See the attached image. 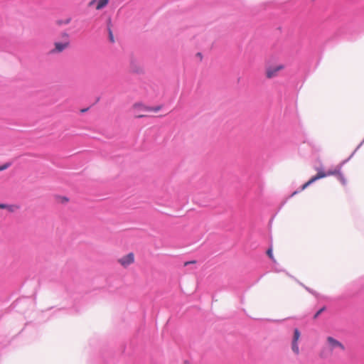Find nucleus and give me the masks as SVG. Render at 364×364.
<instances>
[{
    "label": "nucleus",
    "mask_w": 364,
    "mask_h": 364,
    "mask_svg": "<svg viewBox=\"0 0 364 364\" xmlns=\"http://www.w3.org/2000/svg\"><path fill=\"white\" fill-rule=\"evenodd\" d=\"M70 47V38L69 33L63 32L60 40L55 41L53 47L49 50L50 55H57L63 53Z\"/></svg>",
    "instance_id": "1"
},
{
    "label": "nucleus",
    "mask_w": 364,
    "mask_h": 364,
    "mask_svg": "<svg viewBox=\"0 0 364 364\" xmlns=\"http://www.w3.org/2000/svg\"><path fill=\"white\" fill-rule=\"evenodd\" d=\"M285 68L284 65L278 64L269 66L265 70V76L267 79H272L277 77L279 73Z\"/></svg>",
    "instance_id": "2"
},
{
    "label": "nucleus",
    "mask_w": 364,
    "mask_h": 364,
    "mask_svg": "<svg viewBox=\"0 0 364 364\" xmlns=\"http://www.w3.org/2000/svg\"><path fill=\"white\" fill-rule=\"evenodd\" d=\"M326 347L328 349H329L331 352H333L334 350L339 349L341 350H344L343 345L338 341V340L335 339L334 338L331 336H328L326 338Z\"/></svg>",
    "instance_id": "3"
},
{
    "label": "nucleus",
    "mask_w": 364,
    "mask_h": 364,
    "mask_svg": "<svg viewBox=\"0 0 364 364\" xmlns=\"http://www.w3.org/2000/svg\"><path fill=\"white\" fill-rule=\"evenodd\" d=\"M135 261V256L133 252L122 256L117 259V262L123 267L127 268L129 265L132 264Z\"/></svg>",
    "instance_id": "4"
},
{
    "label": "nucleus",
    "mask_w": 364,
    "mask_h": 364,
    "mask_svg": "<svg viewBox=\"0 0 364 364\" xmlns=\"http://www.w3.org/2000/svg\"><path fill=\"white\" fill-rule=\"evenodd\" d=\"M317 173L312 176L306 183H305L301 188V191H304L306 189L308 186H309L311 183L316 181L317 180H319L321 178H323L325 177H327L326 176V171H324L323 169H317Z\"/></svg>",
    "instance_id": "5"
},
{
    "label": "nucleus",
    "mask_w": 364,
    "mask_h": 364,
    "mask_svg": "<svg viewBox=\"0 0 364 364\" xmlns=\"http://www.w3.org/2000/svg\"><path fill=\"white\" fill-rule=\"evenodd\" d=\"M300 336H301V334H300L299 329L295 328L294 330V336H293V339H292V343H291V349L296 355L299 354V348L298 341L300 338Z\"/></svg>",
    "instance_id": "6"
},
{
    "label": "nucleus",
    "mask_w": 364,
    "mask_h": 364,
    "mask_svg": "<svg viewBox=\"0 0 364 364\" xmlns=\"http://www.w3.org/2000/svg\"><path fill=\"white\" fill-rule=\"evenodd\" d=\"M109 1V0H91L89 2L88 6H95L97 10H101L108 4Z\"/></svg>",
    "instance_id": "7"
},
{
    "label": "nucleus",
    "mask_w": 364,
    "mask_h": 364,
    "mask_svg": "<svg viewBox=\"0 0 364 364\" xmlns=\"http://www.w3.org/2000/svg\"><path fill=\"white\" fill-rule=\"evenodd\" d=\"M135 108H141L142 110H144L145 112H157L161 109L160 106L151 107H147L144 105H136L135 106Z\"/></svg>",
    "instance_id": "8"
},
{
    "label": "nucleus",
    "mask_w": 364,
    "mask_h": 364,
    "mask_svg": "<svg viewBox=\"0 0 364 364\" xmlns=\"http://www.w3.org/2000/svg\"><path fill=\"white\" fill-rule=\"evenodd\" d=\"M136 105H143L142 103H135L132 106V109L134 110V113L136 114V117L137 118H141L146 117L145 114H142V112H146L145 111L142 110L141 108H135V106Z\"/></svg>",
    "instance_id": "9"
},
{
    "label": "nucleus",
    "mask_w": 364,
    "mask_h": 364,
    "mask_svg": "<svg viewBox=\"0 0 364 364\" xmlns=\"http://www.w3.org/2000/svg\"><path fill=\"white\" fill-rule=\"evenodd\" d=\"M18 208H19V207L16 205H7V204H4V203H0V209H6L9 212H11V213L16 211Z\"/></svg>",
    "instance_id": "10"
},
{
    "label": "nucleus",
    "mask_w": 364,
    "mask_h": 364,
    "mask_svg": "<svg viewBox=\"0 0 364 364\" xmlns=\"http://www.w3.org/2000/svg\"><path fill=\"white\" fill-rule=\"evenodd\" d=\"M340 170H341L340 167H336L333 169L328 170V171H326V176H337V175L339 173Z\"/></svg>",
    "instance_id": "11"
},
{
    "label": "nucleus",
    "mask_w": 364,
    "mask_h": 364,
    "mask_svg": "<svg viewBox=\"0 0 364 364\" xmlns=\"http://www.w3.org/2000/svg\"><path fill=\"white\" fill-rule=\"evenodd\" d=\"M55 198L56 201L60 204H66L69 201L68 198H67L66 196H58Z\"/></svg>",
    "instance_id": "12"
},
{
    "label": "nucleus",
    "mask_w": 364,
    "mask_h": 364,
    "mask_svg": "<svg viewBox=\"0 0 364 364\" xmlns=\"http://www.w3.org/2000/svg\"><path fill=\"white\" fill-rule=\"evenodd\" d=\"M336 177L342 184H343V185L346 184V180L344 178L343 175L341 173V171H339V173L337 175Z\"/></svg>",
    "instance_id": "13"
},
{
    "label": "nucleus",
    "mask_w": 364,
    "mask_h": 364,
    "mask_svg": "<svg viewBox=\"0 0 364 364\" xmlns=\"http://www.w3.org/2000/svg\"><path fill=\"white\" fill-rule=\"evenodd\" d=\"M267 255L269 257V258L272 260H273L274 262L275 261L274 258V256H273V254H272V249L271 247L267 250Z\"/></svg>",
    "instance_id": "14"
},
{
    "label": "nucleus",
    "mask_w": 364,
    "mask_h": 364,
    "mask_svg": "<svg viewBox=\"0 0 364 364\" xmlns=\"http://www.w3.org/2000/svg\"><path fill=\"white\" fill-rule=\"evenodd\" d=\"M325 311V307H323V308L320 309H319V310L316 313V314L314 316V319H316V318L318 317V316H319V315H320L323 311Z\"/></svg>",
    "instance_id": "15"
},
{
    "label": "nucleus",
    "mask_w": 364,
    "mask_h": 364,
    "mask_svg": "<svg viewBox=\"0 0 364 364\" xmlns=\"http://www.w3.org/2000/svg\"><path fill=\"white\" fill-rule=\"evenodd\" d=\"M9 166V164H4L3 166H0V171L6 169Z\"/></svg>",
    "instance_id": "16"
},
{
    "label": "nucleus",
    "mask_w": 364,
    "mask_h": 364,
    "mask_svg": "<svg viewBox=\"0 0 364 364\" xmlns=\"http://www.w3.org/2000/svg\"><path fill=\"white\" fill-rule=\"evenodd\" d=\"M109 39L112 42H114L113 34L111 31H109Z\"/></svg>",
    "instance_id": "17"
},
{
    "label": "nucleus",
    "mask_w": 364,
    "mask_h": 364,
    "mask_svg": "<svg viewBox=\"0 0 364 364\" xmlns=\"http://www.w3.org/2000/svg\"><path fill=\"white\" fill-rule=\"evenodd\" d=\"M195 262H196L195 261L186 262L184 263V265H185V266H187V265H188V264H193V263H195Z\"/></svg>",
    "instance_id": "18"
},
{
    "label": "nucleus",
    "mask_w": 364,
    "mask_h": 364,
    "mask_svg": "<svg viewBox=\"0 0 364 364\" xmlns=\"http://www.w3.org/2000/svg\"><path fill=\"white\" fill-rule=\"evenodd\" d=\"M298 193V191H295L292 193V196H294L295 194H296Z\"/></svg>",
    "instance_id": "19"
}]
</instances>
